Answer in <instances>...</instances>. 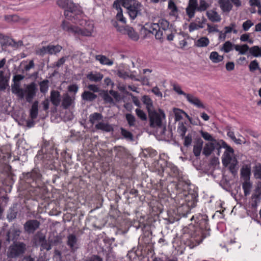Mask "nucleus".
I'll use <instances>...</instances> for the list:
<instances>
[{"instance_id":"nucleus-41","label":"nucleus","mask_w":261,"mask_h":261,"mask_svg":"<svg viewBox=\"0 0 261 261\" xmlns=\"http://www.w3.org/2000/svg\"><path fill=\"white\" fill-rule=\"evenodd\" d=\"M261 196V182H259L255 188L254 193L252 195V199H257L259 200Z\"/></svg>"},{"instance_id":"nucleus-27","label":"nucleus","mask_w":261,"mask_h":261,"mask_svg":"<svg viewBox=\"0 0 261 261\" xmlns=\"http://www.w3.org/2000/svg\"><path fill=\"white\" fill-rule=\"evenodd\" d=\"M206 15L208 18L212 22H219L221 19L220 16L214 10L207 11Z\"/></svg>"},{"instance_id":"nucleus-36","label":"nucleus","mask_w":261,"mask_h":261,"mask_svg":"<svg viewBox=\"0 0 261 261\" xmlns=\"http://www.w3.org/2000/svg\"><path fill=\"white\" fill-rule=\"evenodd\" d=\"M47 48H48V54L53 55L59 53L62 50V47L59 45H47Z\"/></svg>"},{"instance_id":"nucleus-21","label":"nucleus","mask_w":261,"mask_h":261,"mask_svg":"<svg viewBox=\"0 0 261 261\" xmlns=\"http://www.w3.org/2000/svg\"><path fill=\"white\" fill-rule=\"evenodd\" d=\"M103 77V75L100 72H91L87 74V78L91 82H100Z\"/></svg>"},{"instance_id":"nucleus-40","label":"nucleus","mask_w":261,"mask_h":261,"mask_svg":"<svg viewBox=\"0 0 261 261\" xmlns=\"http://www.w3.org/2000/svg\"><path fill=\"white\" fill-rule=\"evenodd\" d=\"M193 133H188L187 136H185L181 139L184 140V145L186 147L189 146L192 142Z\"/></svg>"},{"instance_id":"nucleus-55","label":"nucleus","mask_w":261,"mask_h":261,"mask_svg":"<svg viewBox=\"0 0 261 261\" xmlns=\"http://www.w3.org/2000/svg\"><path fill=\"white\" fill-rule=\"evenodd\" d=\"M232 46H233V44L229 41H227L223 44L222 49L225 53H227L232 50Z\"/></svg>"},{"instance_id":"nucleus-16","label":"nucleus","mask_w":261,"mask_h":261,"mask_svg":"<svg viewBox=\"0 0 261 261\" xmlns=\"http://www.w3.org/2000/svg\"><path fill=\"white\" fill-rule=\"evenodd\" d=\"M88 28L81 29L77 27V31L75 32V35H81L84 36H91L93 30V24L88 23Z\"/></svg>"},{"instance_id":"nucleus-11","label":"nucleus","mask_w":261,"mask_h":261,"mask_svg":"<svg viewBox=\"0 0 261 261\" xmlns=\"http://www.w3.org/2000/svg\"><path fill=\"white\" fill-rule=\"evenodd\" d=\"M95 128L96 130H100L106 133H110L114 131V127L112 124L108 122H105L102 120L95 124Z\"/></svg>"},{"instance_id":"nucleus-31","label":"nucleus","mask_w":261,"mask_h":261,"mask_svg":"<svg viewBox=\"0 0 261 261\" xmlns=\"http://www.w3.org/2000/svg\"><path fill=\"white\" fill-rule=\"evenodd\" d=\"M95 59L96 60L98 61L102 65L110 66L113 64V61L112 60H110L106 56L103 55H96L95 56Z\"/></svg>"},{"instance_id":"nucleus-49","label":"nucleus","mask_w":261,"mask_h":261,"mask_svg":"<svg viewBox=\"0 0 261 261\" xmlns=\"http://www.w3.org/2000/svg\"><path fill=\"white\" fill-rule=\"evenodd\" d=\"M173 112L175 115V120L176 121H178L182 119V114L184 113V111L177 108H174Z\"/></svg>"},{"instance_id":"nucleus-25","label":"nucleus","mask_w":261,"mask_h":261,"mask_svg":"<svg viewBox=\"0 0 261 261\" xmlns=\"http://www.w3.org/2000/svg\"><path fill=\"white\" fill-rule=\"evenodd\" d=\"M103 116L101 113L95 112L89 116V121L92 124H94L96 122H99L102 120Z\"/></svg>"},{"instance_id":"nucleus-48","label":"nucleus","mask_w":261,"mask_h":261,"mask_svg":"<svg viewBox=\"0 0 261 261\" xmlns=\"http://www.w3.org/2000/svg\"><path fill=\"white\" fill-rule=\"evenodd\" d=\"M200 133L201 136L204 140H205L206 141H211V142L217 141L208 133L204 132L203 130H201Z\"/></svg>"},{"instance_id":"nucleus-50","label":"nucleus","mask_w":261,"mask_h":261,"mask_svg":"<svg viewBox=\"0 0 261 261\" xmlns=\"http://www.w3.org/2000/svg\"><path fill=\"white\" fill-rule=\"evenodd\" d=\"M209 7V5L204 0H200L199 6H197V11L202 12L206 10Z\"/></svg>"},{"instance_id":"nucleus-60","label":"nucleus","mask_w":261,"mask_h":261,"mask_svg":"<svg viewBox=\"0 0 261 261\" xmlns=\"http://www.w3.org/2000/svg\"><path fill=\"white\" fill-rule=\"evenodd\" d=\"M85 261H103V259L97 255H93L87 257Z\"/></svg>"},{"instance_id":"nucleus-46","label":"nucleus","mask_w":261,"mask_h":261,"mask_svg":"<svg viewBox=\"0 0 261 261\" xmlns=\"http://www.w3.org/2000/svg\"><path fill=\"white\" fill-rule=\"evenodd\" d=\"M137 117L142 121H146L147 120V115L145 113L140 109H136L135 110Z\"/></svg>"},{"instance_id":"nucleus-12","label":"nucleus","mask_w":261,"mask_h":261,"mask_svg":"<svg viewBox=\"0 0 261 261\" xmlns=\"http://www.w3.org/2000/svg\"><path fill=\"white\" fill-rule=\"evenodd\" d=\"M67 245L72 252L75 251L79 248L78 239L74 234H70L67 236Z\"/></svg>"},{"instance_id":"nucleus-52","label":"nucleus","mask_w":261,"mask_h":261,"mask_svg":"<svg viewBox=\"0 0 261 261\" xmlns=\"http://www.w3.org/2000/svg\"><path fill=\"white\" fill-rule=\"evenodd\" d=\"M5 18L8 22H15L19 20V16L16 15L5 16Z\"/></svg>"},{"instance_id":"nucleus-24","label":"nucleus","mask_w":261,"mask_h":261,"mask_svg":"<svg viewBox=\"0 0 261 261\" xmlns=\"http://www.w3.org/2000/svg\"><path fill=\"white\" fill-rule=\"evenodd\" d=\"M233 47L240 55H246L247 51H249V53H250V47L246 44L243 45L233 44Z\"/></svg>"},{"instance_id":"nucleus-4","label":"nucleus","mask_w":261,"mask_h":261,"mask_svg":"<svg viewBox=\"0 0 261 261\" xmlns=\"http://www.w3.org/2000/svg\"><path fill=\"white\" fill-rule=\"evenodd\" d=\"M122 6L127 10L130 18L134 20L142 15V5L136 0H120Z\"/></svg>"},{"instance_id":"nucleus-33","label":"nucleus","mask_w":261,"mask_h":261,"mask_svg":"<svg viewBox=\"0 0 261 261\" xmlns=\"http://www.w3.org/2000/svg\"><path fill=\"white\" fill-rule=\"evenodd\" d=\"M242 188L244 190V195L245 196L249 195L252 188V184L250 180L243 181Z\"/></svg>"},{"instance_id":"nucleus-62","label":"nucleus","mask_w":261,"mask_h":261,"mask_svg":"<svg viewBox=\"0 0 261 261\" xmlns=\"http://www.w3.org/2000/svg\"><path fill=\"white\" fill-rule=\"evenodd\" d=\"M36 54L40 56H43L46 53H48V48L46 46H43L42 48H39L36 50Z\"/></svg>"},{"instance_id":"nucleus-29","label":"nucleus","mask_w":261,"mask_h":261,"mask_svg":"<svg viewBox=\"0 0 261 261\" xmlns=\"http://www.w3.org/2000/svg\"><path fill=\"white\" fill-rule=\"evenodd\" d=\"M210 40L206 37H202L195 42L194 45L197 47H205L208 45Z\"/></svg>"},{"instance_id":"nucleus-61","label":"nucleus","mask_w":261,"mask_h":261,"mask_svg":"<svg viewBox=\"0 0 261 261\" xmlns=\"http://www.w3.org/2000/svg\"><path fill=\"white\" fill-rule=\"evenodd\" d=\"M116 18L117 20L123 23H126V20L125 18L123 17V13H122V10L119 11V12H117V14L116 16Z\"/></svg>"},{"instance_id":"nucleus-20","label":"nucleus","mask_w":261,"mask_h":261,"mask_svg":"<svg viewBox=\"0 0 261 261\" xmlns=\"http://www.w3.org/2000/svg\"><path fill=\"white\" fill-rule=\"evenodd\" d=\"M61 26L64 31H65L69 33L75 35V32L77 31V27L70 24L69 22L65 20L62 21Z\"/></svg>"},{"instance_id":"nucleus-54","label":"nucleus","mask_w":261,"mask_h":261,"mask_svg":"<svg viewBox=\"0 0 261 261\" xmlns=\"http://www.w3.org/2000/svg\"><path fill=\"white\" fill-rule=\"evenodd\" d=\"M254 175L256 178L261 179V164L255 166L254 170Z\"/></svg>"},{"instance_id":"nucleus-64","label":"nucleus","mask_w":261,"mask_h":261,"mask_svg":"<svg viewBox=\"0 0 261 261\" xmlns=\"http://www.w3.org/2000/svg\"><path fill=\"white\" fill-rule=\"evenodd\" d=\"M173 90L177 92L178 94L183 95L186 97L188 94L185 93L180 88V87L178 85H174L173 86Z\"/></svg>"},{"instance_id":"nucleus-34","label":"nucleus","mask_w":261,"mask_h":261,"mask_svg":"<svg viewBox=\"0 0 261 261\" xmlns=\"http://www.w3.org/2000/svg\"><path fill=\"white\" fill-rule=\"evenodd\" d=\"M142 100L143 102L146 105L148 113L152 111L153 110H152V108L153 107V105L152 100L148 96L144 95L142 97Z\"/></svg>"},{"instance_id":"nucleus-35","label":"nucleus","mask_w":261,"mask_h":261,"mask_svg":"<svg viewBox=\"0 0 261 261\" xmlns=\"http://www.w3.org/2000/svg\"><path fill=\"white\" fill-rule=\"evenodd\" d=\"M224 59L223 56L219 55L217 51H212L210 55V59L214 63L221 62Z\"/></svg>"},{"instance_id":"nucleus-56","label":"nucleus","mask_w":261,"mask_h":261,"mask_svg":"<svg viewBox=\"0 0 261 261\" xmlns=\"http://www.w3.org/2000/svg\"><path fill=\"white\" fill-rule=\"evenodd\" d=\"M249 68L250 71H254L256 69L259 70V67L257 61L256 60L251 61L249 65Z\"/></svg>"},{"instance_id":"nucleus-13","label":"nucleus","mask_w":261,"mask_h":261,"mask_svg":"<svg viewBox=\"0 0 261 261\" xmlns=\"http://www.w3.org/2000/svg\"><path fill=\"white\" fill-rule=\"evenodd\" d=\"M61 106L64 109H67L74 103V97L70 96L68 93H65L62 95Z\"/></svg>"},{"instance_id":"nucleus-37","label":"nucleus","mask_w":261,"mask_h":261,"mask_svg":"<svg viewBox=\"0 0 261 261\" xmlns=\"http://www.w3.org/2000/svg\"><path fill=\"white\" fill-rule=\"evenodd\" d=\"M120 131L121 134L124 138L130 141H134V136L131 132L127 130L123 127L120 128Z\"/></svg>"},{"instance_id":"nucleus-59","label":"nucleus","mask_w":261,"mask_h":261,"mask_svg":"<svg viewBox=\"0 0 261 261\" xmlns=\"http://www.w3.org/2000/svg\"><path fill=\"white\" fill-rule=\"evenodd\" d=\"M236 27V24L234 23H231L230 26H227L225 27V32L223 33V40L225 39L226 34L227 33H229L232 32V29Z\"/></svg>"},{"instance_id":"nucleus-14","label":"nucleus","mask_w":261,"mask_h":261,"mask_svg":"<svg viewBox=\"0 0 261 261\" xmlns=\"http://www.w3.org/2000/svg\"><path fill=\"white\" fill-rule=\"evenodd\" d=\"M12 92L16 95L20 99H23L24 97V89L20 88V83L13 82L11 85Z\"/></svg>"},{"instance_id":"nucleus-10","label":"nucleus","mask_w":261,"mask_h":261,"mask_svg":"<svg viewBox=\"0 0 261 261\" xmlns=\"http://www.w3.org/2000/svg\"><path fill=\"white\" fill-rule=\"evenodd\" d=\"M215 147H220V141L206 143L203 147L202 153L206 156H209L215 149Z\"/></svg>"},{"instance_id":"nucleus-9","label":"nucleus","mask_w":261,"mask_h":261,"mask_svg":"<svg viewBox=\"0 0 261 261\" xmlns=\"http://www.w3.org/2000/svg\"><path fill=\"white\" fill-rule=\"evenodd\" d=\"M20 233V231L19 229L14 226H12L7 231L5 239L6 241L10 243L11 241H13L17 240Z\"/></svg>"},{"instance_id":"nucleus-8","label":"nucleus","mask_w":261,"mask_h":261,"mask_svg":"<svg viewBox=\"0 0 261 261\" xmlns=\"http://www.w3.org/2000/svg\"><path fill=\"white\" fill-rule=\"evenodd\" d=\"M40 225V223L37 220H29L24 224L23 227L25 231L29 234H33L37 230Z\"/></svg>"},{"instance_id":"nucleus-58","label":"nucleus","mask_w":261,"mask_h":261,"mask_svg":"<svg viewBox=\"0 0 261 261\" xmlns=\"http://www.w3.org/2000/svg\"><path fill=\"white\" fill-rule=\"evenodd\" d=\"M17 212L14 209H11L10 212L7 215V218L11 221L16 218Z\"/></svg>"},{"instance_id":"nucleus-63","label":"nucleus","mask_w":261,"mask_h":261,"mask_svg":"<svg viewBox=\"0 0 261 261\" xmlns=\"http://www.w3.org/2000/svg\"><path fill=\"white\" fill-rule=\"evenodd\" d=\"M87 88L89 90V91L93 92H98L100 91L99 88L96 85L90 84L87 86Z\"/></svg>"},{"instance_id":"nucleus-28","label":"nucleus","mask_w":261,"mask_h":261,"mask_svg":"<svg viewBox=\"0 0 261 261\" xmlns=\"http://www.w3.org/2000/svg\"><path fill=\"white\" fill-rule=\"evenodd\" d=\"M38 114V101H35L32 105L30 110V117L32 119H35L37 118Z\"/></svg>"},{"instance_id":"nucleus-2","label":"nucleus","mask_w":261,"mask_h":261,"mask_svg":"<svg viewBox=\"0 0 261 261\" xmlns=\"http://www.w3.org/2000/svg\"><path fill=\"white\" fill-rule=\"evenodd\" d=\"M57 3L60 7L65 9L64 15L68 19L75 20L82 14L80 7L70 0H58Z\"/></svg>"},{"instance_id":"nucleus-6","label":"nucleus","mask_w":261,"mask_h":261,"mask_svg":"<svg viewBox=\"0 0 261 261\" xmlns=\"http://www.w3.org/2000/svg\"><path fill=\"white\" fill-rule=\"evenodd\" d=\"M26 249L25 245L23 243H16L11 245L8 252V256L15 258L22 255Z\"/></svg>"},{"instance_id":"nucleus-18","label":"nucleus","mask_w":261,"mask_h":261,"mask_svg":"<svg viewBox=\"0 0 261 261\" xmlns=\"http://www.w3.org/2000/svg\"><path fill=\"white\" fill-rule=\"evenodd\" d=\"M203 144V141L201 138L199 137L196 138L193 146V153L196 157L200 155L202 148Z\"/></svg>"},{"instance_id":"nucleus-15","label":"nucleus","mask_w":261,"mask_h":261,"mask_svg":"<svg viewBox=\"0 0 261 261\" xmlns=\"http://www.w3.org/2000/svg\"><path fill=\"white\" fill-rule=\"evenodd\" d=\"M251 167L248 165H243L241 169L240 176L243 181L250 180Z\"/></svg>"},{"instance_id":"nucleus-5","label":"nucleus","mask_w":261,"mask_h":261,"mask_svg":"<svg viewBox=\"0 0 261 261\" xmlns=\"http://www.w3.org/2000/svg\"><path fill=\"white\" fill-rule=\"evenodd\" d=\"M148 117L149 121V126L151 128H163V133L166 129V126H163L162 119L165 118V115L163 114L161 115L155 111H152L148 113Z\"/></svg>"},{"instance_id":"nucleus-22","label":"nucleus","mask_w":261,"mask_h":261,"mask_svg":"<svg viewBox=\"0 0 261 261\" xmlns=\"http://www.w3.org/2000/svg\"><path fill=\"white\" fill-rule=\"evenodd\" d=\"M187 100L191 103L196 106L198 108H202L204 107L200 99L193 95L188 94L186 96Z\"/></svg>"},{"instance_id":"nucleus-3","label":"nucleus","mask_w":261,"mask_h":261,"mask_svg":"<svg viewBox=\"0 0 261 261\" xmlns=\"http://www.w3.org/2000/svg\"><path fill=\"white\" fill-rule=\"evenodd\" d=\"M171 28L172 25H170L168 21L162 19L159 21L158 23H153L151 24L149 32L154 34L155 38L162 42L164 39V33H166V32H171Z\"/></svg>"},{"instance_id":"nucleus-38","label":"nucleus","mask_w":261,"mask_h":261,"mask_svg":"<svg viewBox=\"0 0 261 261\" xmlns=\"http://www.w3.org/2000/svg\"><path fill=\"white\" fill-rule=\"evenodd\" d=\"M187 131V128L183 122H179L178 123L177 132L179 136L182 138L184 137L186 135V133Z\"/></svg>"},{"instance_id":"nucleus-43","label":"nucleus","mask_w":261,"mask_h":261,"mask_svg":"<svg viewBox=\"0 0 261 261\" xmlns=\"http://www.w3.org/2000/svg\"><path fill=\"white\" fill-rule=\"evenodd\" d=\"M49 81L48 80H44L39 83L40 91L41 93H46L48 89Z\"/></svg>"},{"instance_id":"nucleus-23","label":"nucleus","mask_w":261,"mask_h":261,"mask_svg":"<svg viewBox=\"0 0 261 261\" xmlns=\"http://www.w3.org/2000/svg\"><path fill=\"white\" fill-rule=\"evenodd\" d=\"M219 4L224 12H229L232 9V5L229 0H219Z\"/></svg>"},{"instance_id":"nucleus-45","label":"nucleus","mask_w":261,"mask_h":261,"mask_svg":"<svg viewBox=\"0 0 261 261\" xmlns=\"http://www.w3.org/2000/svg\"><path fill=\"white\" fill-rule=\"evenodd\" d=\"M125 118L129 126H135L136 120L134 115L131 114H126Z\"/></svg>"},{"instance_id":"nucleus-30","label":"nucleus","mask_w":261,"mask_h":261,"mask_svg":"<svg viewBox=\"0 0 261 261\" xmlns=\"http://www.w3.org/2000/svg\"><path fill=\"white\" fill-rule=\"evenodd\" d=\"M82 98L85 101H92L97 98V95L90 91H85L82 94Z\"/></svg>"},{"instance_id":"nucleus-26","label":"nucleus","mask_w":261,"mask_h":261,"mask_svg":"<svg viewBox=\"0 0 261 261\" xmlns=\"http://www.w3.org/2000/svg\"><path fill=\"white\" fill-rule=\"evenodd\" d=\"M38 242L42 249L49 250L51 249V245L47 242L44 235H41L38 238Z\"/></svg>"},{"instance_id":"nucleus-39","label":"nucleus","mask_w":261,"mask_h":261,"mask_svg":"<svg viewBox=\"0 0 261 261\" xmlns=\"http://www.w3.org/2000/svg\"><path fill=\"white\" fill-rule=\"evenodd\" d=\"M249 54L255 57H261V47L253 46L250 47Z\"/></svg>"},{"instance_id":"nucleus-1","label":"nucleus","mask_w":261,"mask_h":261,"mask_svg":"<svg viewBox=\"0 0 261 261\" xmlns=\"http://www.w3.org/2000/svg\"><path fill=\"white\" fill-rule=\"evenodd\" d=\"M220 146L225 148V151L223 154L222 163L225 167L228 166L230 172L236 175L239 169L238 162L234 156V150L232 147L228 145L223 140H220Z\"/></svg>"},{"instance_id":"nucleus-32","label":"nucleus","mask_w":261,"mask_h":261,"mask_svg":"<svg viewBox=\"0 0 261 261\" xmlns=\"http://www.w3.org/2000/svg\"><path fill=\"white\" fill-rule=\"evenodd\" d=\"M124 34H127L130 38L135 41L138 40L139 38V35L135 32L133 28L128 26H126V30Z\"/></svg>"},{"instance_id":"nucleus-53","label":"nucleus","mask_w":261,"mask_h":261,"mask_svg":"<svg viewBox=\"0 0 261 261\" xmlns=\"http://www.w3.org/2000/svg\"><path fill=\"white\" fill-rule=\"evenodd\" d=\"M196 7H192L188 6L186 8V13L190 18H192L194 16L195 11H197Z\"/></svg>"},{"instance_id":"nucleus-17","label":"nucleus","mask_w":261,"mask_h":261,"mask_svg":"<svg viewBox=\"0 0 261 261\" xmlns=\"http://www.w3.org/2000/svg\"><path fill=\"white\" fill-rule=\"evenodd\" d=\"M60 93L57 90H52L50 92V99L52 104L56 107L59 106L61 102Z\"/></svg>"},{"instance_id":"nucleus-19","label":"nucleus","mask_w":261,"mask_h":261,"mask_svg":"<svg viewBox=\"0 0 261 261\" xmlns=\"http://www.w3.org/2000/svg\"><path fill=\"white\" fill-rule=\"evenodd\" d=\"M9 87V77L4 75L3 71H0V91H4Z\"/></svg>"},{"instance_id":"nucleus-57","label":"nucleus","mask_w":261,"mask_h":261,"mask_svg":"<svg viewBox=\"0 0 261 261\" xmlns=\"http://www.w3.org/2000/svg\"><path fill=\"white\" fill-rule=\"evenodd\" d=\"M254 23L249 19L245 21L242 24V27L244 31H247Z\"/></svg>"},{"instance_id":"nucleus-47","label":"nucleus","mask_w":261,"mask_h":261,"mask_svg":"<svg viewBox=\"0 0 261 261\" xmlns=\"http://www.w3.org/2000/svg\"><path fill=\"white\" fill-rule=\"evenodd\" d=\"M27 175L33 179H38L41 176L39 170L37 168L33 169L30 173H28Z\"/></svg>"},{"instance_id":"nucleus-51","label":"nucleus","mask_w":261,"mask_h":261,"mask_svg":"<svg viewBox=\"0 0 261 261\" xmlns=\"http://www.w3.org/2000/svg\"><path fill=\"white\" fill-rule=\"evenodd\" d=\"M128 72L121 69H118L116 71L117 75L124 80L128 78Z\"/></svg>"},{"instance_id":"nucleus-44","label":"nucleus","mask_w":261,"mask_h":261,"mask_svg":"<svg viewBox=\"0 0 261 261\" xmlns=\"http://www.w3.org/2000/svg\"><path fill=\"white\" fill-rule=\"evenodd\" d=\"M6 45L11 46L14 47H18L19 46L23 45V42L22 41L16 42L13 39H10L8 38L7 41Z\"/></svg>"},{"instance_id":"nucleus-7","label":"nucleus","mask_w":261,"mask_h":261,"mask_svg":"<svg viewBox=\"0 0 261 261\" xmlns=\"http://www.w3.org/2000/svg\"><path fill=\"white\" fill-rule=\"evenodd\" d=\"M37 92L36 85L34 82L26 85L24 90V97L28 102H32L34 97L36 96Z\"/></svg>"},{"instance_id":"nucleus-42","label":"nucleus","mask_w":261,"mask_h":261,"mask_svg":"<svg viewBox=\"0 0 261 261\" xmlns=\"http://www.w3.org/2000/svg\"><path fill=\"white\" fill-rule=\"evenodd\" d=\"M226 130H227V136L231 138L236 144H241L242 140L240 139H237L234 136V134L233 132L230 130V128L228 127H227Z\"/></svg>"}]
</instances>
